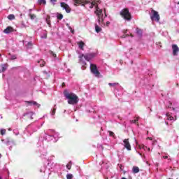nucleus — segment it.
I'll list each match as a JSON object with an SVG mask.
<instances>
[{
	"mask_svg": "<svg viewBox=\"0 0 179 179\" xmlns=\"http://www.w3.org/2000/svg\"><path fill=\"white\" fill-rule=\"evenodd\" d=\"M64 94L66 99H68L69 104H78V102L79 101V98L76 94L73 93H69L66 90H64Z\"/></svg>",
	"mask_w": 179,
	"mask_h": 179,
	"instance_id": "1",
	"label": "nucleus"
},
{
	"mask_svg": "<svg viewBox=\"0 0 179 179\" xmlns=\"http://www.w3.org/2000/svg\"><path fill=\"white\" fill-rule=\"evenodd\" d=\"M120 16L124 19V20H127V22H131L132 20V15H131V13H129V9L127 8H123L120 13Z\"/></svg>",
	"mask_w": 179,
	"mask_h": 179,
	"instance_id": "2",
	"label": "nucleus"
},
{
	"mask_svg": "<svg viewBox=\"0 0 179 179\" xmlns=\"http://www.w3.org/2000/svg\"><path fill=\"white\" fill-rule=\"evenodd\" d=\"M150 19L152 22H160V15H159V12L152 9L151 10V15H150Z\"/></svg>",
	"mask_w": 179,
	"mask_h": 179,
	"instance_id": "3",
	"label": "nucleus"
},
{
	"mask_svg": "<svg viewBox=\"0 0 179 179\" xmlns=\"http://www.w3.org/2000/svg\"><path fill=\"white\" fill-rule=\"evenodd\" d=\"M90 71H91L92 73L95 75V76H96L97 78H99V76H100V71H99V70L97 69V65H96L94 64H90Z\"/></svg>",
	"mask_w": 179,
	"mask_h": 179,
	"instance_id": "4",
	"label": "nucleus"
},
{
	"mask_svg": "<svg viewBox=\"0 0 179 179\" xmlns=\"http://www.w3.org/2000/svg\"><path fill=\"white\" fill-rule=\"evenodd\" d=\"M61 8H63L66 12V13H71V7H69V5L66 4L65 2H61L60 3Z\"/></svg>",
	"mask_w": 179,
	"mask_h": 179,
	"instance_id": "5",
	"label": "nucleus"
},
{
	"mask_svg": "<svg viewBox=\"0 0 179 179\" xmlns=\"http://www.w3.org/2000/svg\"><path fill=\"white\" fill-rule=\"evenodd\" d=\"M85 58L86 61H90V59H93L94 58V54H87V55H82L80 58Z\"/></svg>",
	"mask_w": 179,
	"mask_h": 179,
	"instance_id": "6",
	"label": "nucleus"
},
{
	"mask_svg": "<svg viewBox=\"0 0 179 179\" xmlns=\"http://www.w3.org/2000/svg\"><path fill=\"white\" fill-rule=\"evenodd\" d=\"M74 2L77 5H86L90 3V1L89 0H74Z\"/></svg>",
	"mask_w": 179,
	"mask_h": 179,
	"instance_id": "7",
	"label": "nucleus"
},
{
	"mask_svg": "<svg viewBox=\"0 0 179 179\" xmlns=\"http://www.w3.org/2000/svg\"><path fill=\"white\" fill-rule=\"evenodd\" d=\"M124 146L127 150H131V143H129V138H126L123 141Z\"/></svg>",
	"mask_w": 179,
	"mask_h": 179,
	"instance_id": "8",
	"label": "nucleus"
},
{
	"mask_svg": "<svg viewBox=\"0 0 179 179\" xmlns=\"http://www.w3.org/2000/svg\"><path fill=\"white\" fill-rule=\"evenodd\" d=\"M95 13H96V16H98V17H101V16H103V10L100 9V8H99V6H96Z\"/></svg>",
	"mask_w": 179,
	"mask_h": 179,
	"instance_id": "9",
	"label": "nucleus"
},
{
	"mask_svg": "<svg viewBox=\"0 0 179 179\" xmlns=\"http://www.w3.org/2000/svg\"><path fill=\"white\" fill-rule=\"evenodd\" d=\"M172 49H173V55L174 56L177 55V53L179 52L178 46L176 44L172 45Z\"/></svg>",
	"mask_w": 179,
	"mask_h": 179,
	"instance_id": "10",
	"label": "nucleus"
},
{
	"mask_svg": "<svg viewBox=\"0 0 179 179\" xmlns=\"http://www.w3.org/2000/svg\"><path fill=\"white\" fill-rule=\"evenodd\" d=\"M25 103H27V104H29L30 106H31L33 104V106H36V107H38V108H40L41 106L40 103H37L35 101H25Z\"/></svg>",
	"mask_w": 179,
	"mask_h": 179,
	"instance_id": "11",
	"label": "nucleus"
},
{
	"mask_svg": "<svg viewBox=\"0 0 179 179\" xmlns=\"http://www.w3.org/2000/svg\"><path fill=\"white\" fill-rule=\"evenodd\" d=\"M12 31H13V27H8L4 29L3 33H5V34H9V33H12Z\"/></svg>",
	"mask_w": 179,
	"mask_h": 179,
	"instance_id": "12",
	"label": "nucleus"
},
{
	"mask_svg": "<svg viewBox=\"0 0 179 179\" xmlns=\"http://www.w3.org/2000/svg\"><path fill=\"white\" fill-rule=\"evenodd\" d=\"M0 68H1V70H0V73L5 72L6 71V68H8V64H1Z\"/></svg>",
	"mask_w": 179,
	"mask_h": 179,
	"instance_id": "13",
	"label": "nucleus"
},
{
	"mask_svg": "<svg viewBox=\"0 0 179 179\" xmlns=\"http://www.w3.org/2000/svg\"><path fill=\"white\" fill-rule=\"evenodd\" d=\"M77 44L78 45V48H80V50H82L83 51L84 50L83 47H85V42H83V41H80L79 42H77Z\"/></svg>",
	"mask_w": 179,
	"mask_h": 179,
	"instance_id": "14",
	"label": "nucleus"
},
{
	"mask_svg": "<svg viewBox=\"0 0 179 179\" xmlns=\"http://www.w3.org/2000/svg\"><path fill=\"white\" fill-rule=\"evenodd\" d=\"M51 17L50 15H48L46 17V23L48 24L49 27H51Z\"/></svg>",
	"mask_w": 179,
	"mask_h": 179,
	"instance_id": "15",
	"label": "nucleus"
},
{
	"mask_svg": "<svg viewBox=\"0 0 179 179\" xmlns=\"http://www.w3.org/2000/svg\"><path fill=\"white\" fill-rule=\"evenodd\" d=\"M138 171H139V167H138V166H133L132 173L134 174L138 173Z\"/></svg>",
	"mask_w": 179,
	"mask_h": 179,
	"instance_id": "16",
	"label": "nucleus"
},
{
	"mask_svg": "<svg viewBox=\"0 0 179 179\" xmlns=\"http://www.w3.org/2000/svg\"><path fill=\"white\" fill-rule=\"evenodd\" d=\"M95 31L96 33H100V31H101V28L99 27L97 24H95Z\"/></svg>",
	"mask_w": 179,
	"mask_h": 179,
	"instance_id": "17",
	"label": "nucleus"
},
{
	"mask_svg": "<svg viewBox=\"0 0 179 179\" xmlns=\"http://www.w3.org/2000/svg\"><path fill=\"white\" fill-rule=\"evenodd\" d=\"M38 64H40V66L43 68L45 65V62L43 59L38 60Z\"/></svg>",
	"mask_w": 179,
	"mask_h": 179,
	"instance_id": "18",
	"label": "nucleus"
},
{
	"mask_svg": "<svg viewBox=\"0 0 179 179\" xmlns=\"http://www.w3.org/2000/svg\"><path fill=\"white\" fill-rule=\"evenodd\" d=\"M136 31L138 36H142L143 31L139 28H136Z\"/></svg>",
	"mask_w": 179,
	"mask_h": 179,
	"instance_id": "19",
	"label": "nucleus"
},
{
	"mask_svg": "<svg viewBox=\"0 0 179 179\" xmlns=\"http://www.w3.org/2000/svg\"><path fill=\"white\" fill-rule=\"evenodd\" d=\"M98 22L99 24H101L103 22H104V19L103 18V16L98 17Z\"/></svg>",
	"mask_w": 179,
	"mask_h": 179,
	"instance_id": "20",
	"label": "nucleus"
},
{
	"mask_svg": "<svg viewBox=\"0 0 179 179\" xmlns=\"http://www.w3.org/2000/svg\"><path fill=\"white\" fill-rule=\"evenodd\" d=\"M38 3H39V5H41L42 3L43 5H46L47 1L45 0H38Z\"/></svg>",
	"mask_w": 179,
	"mask_h": 179,
	"instance_id": "21",
	"label": "nucleus"
},
{
	"mask_svg": "<svg viewBox=\"0 0 179 179\" xmlns=\"http://www.w3.org/2000/svg\"><path fill=\"white\" fill-rule=\"evenodd\" d=\"M57 18L58 19V20H62V19H64V15L62 14H57Z\"/></svg>",
	"mask_w": 179,
	"mask_h": 179,
	"instance_id": "22",
	"label": "nucleus"
},
{
	"mask_svg": "<svg viewBox=\"0 0 179 179\" xmlns=\"http://www.w3.org/2000/svg\"><path fill=\"white\" fill-rule=\"evenodd\" d=\"M71 168H72V161H70L69 164L66 165V169H68V170H71Z\"/></svg>",
	"mask_w": 179,
	"mask_h": 179,
	"instance_id": "23",
	"label": "nucleus"
},
{
	"mask_svg": "<svg viewBox=\"0 0 179 179\" xmlns=\"http://www.w3.org/2000/svg\"><path fill=\"white\" fill-rule=\"evenodd\" d=\"M8 19L9 20H13L15 19V15L13 14H10L8 16Z\"/></svg>",
	"mask_w": 179,
	"mask_h": 179,
	"instance_id": "24",
	"label": "nucleus"
},
{
	"mask_svg": "<svg viewBox=\"0 0 179 179\" xmlns=\"http://www.w3.org/2000/svg\"><path fill=\"white\" fill-rule=\"evenodd\" d=\"M138 121H139V118L135 117V119L131 120V124H136Z\"/></svg>",
	"mask_w": 179,
	"mask_h": 179,
	"instance_id": "25",
	"label": "nucleus"
},
{
	"mask_svg": "<svg viewBox=\"0 0 179 179\" xmlns=\"http://www.w3.org/2000/svg\"><path fill=\"white\" fill-rule=\"evenodd\" d=\"M0 134H1V135H5V134H6V129H1L0 131Z\"/></svg>",
	"mask_w": 179,
	"mask_h": 179,
	"instance_id": "26",
	"label": "nucleus"
},
{
	"mask_svg": "<svg viewBox=\"0 0 179 179\" xmlns=\"http://www.w3.org/2000/svg\"><path fill=\"white\" fill-rule=\"evenodd\" d=\"M29 17H30V19H31V20H34V19H36V15L29 14Z\"/></svg>",
	"mask_w": 179,
	"mask_h": 179,
	"instance_id": "27",
	"label": "nucleus"
},
{
	"mask_svg": "<svg viewBox=\"0 0 179 179\" xmlns=\"http://www.w3.org/2000/svg\"><path fill=\"white\" fill-rule=\"evenodd\" d=\"M27 48H32L33 43L31 42H29L27 45Z\"/></svg>",
	"mask_w": 179,
	"mask_h": 179,
	"instance_id": "28",
	"label": "nucleus"
},
{
	"mask_svg": "<svg viewBox=\"0 0 179 179\" xmlns=\"http://www.w3.org/2000/svg\"><path fill=\"white\" fill-rule=\"evenodd\" d=\"M66 178L67 179H72L73 178V175L71 174V173H69L66 175Z\"/></svg>",
	"mask_w": 179,
	"mask_h": 179,
	"instance_id": "29",
	"label": "nucleus"
},
{
	"mask_svg": "<svg viewBox=\"0 0 179 179\" xmlns=\"http://www.w3.org/2000/svg\"><path fill=\"white\" fill-rule=\"evenodd\" d=\"M94 5H96V2L92 1L90 3V8L92 9L93 8V7L94 6Z\"/></svg>",
	"mask_w": 179,
	"mask_h": 179,
	"instance_id": "30",
	"label": "nucleus"
},
{
	"mask_svg": "<svg viewBox=\"0 0 179 179\" xmlns=\"http://www.w3.org/2000/svg\"><path fill=\"white\" fill-rule=\"evenodd\" d=\"M108 85H109V86H113L114 87L118 85V83H109Z\"/></svg>",
	"mask_w": 179,
	"mask_h": 179,
	"instance_id": "31",
	"label": "nucleus"
},
{
	"mask_svg": "<svg viewBox=\"0 0 179 179\" xmlns=\"http://www.w3.org/2000/svg\"><path fill=\"white\" fill-rule=\"evenodd\" d=\"M49 52H50V55L53 56L54 58H57V54L54 53V52L50 50Z\"/></svg>",
	"mask_w": 179,
	"mask_h": 179,
	"instance_id": "32",
	"label": "nucleus"
},
{
	"mask_svg": "<svg viewBox=\"0 0 179 179\" xmlns=\"http://www.w3.org/2000/svg\"><path fill=\"white\" fill-rule=\"evenodd\" d=\"M16 58H17L16 55H11V57H10L11 61H13L14 59H16Z\"/></svg>",
	"mask_w": 179,
	"mask_h": 179,
	"instance_id": "33",
	"label": "nucleus"
},
{
	"mask_svg": "<svg viewBox=\"0 0 179 179\" xmlns=\"http://www.w3.org/2000/svg\"><path fill=\"white\" fill-rule=\"evenodd\" d=\"M55 111H57V108H55L52 111L51 115H55Z\"/></svg>",
	"mask_w": 179,
	"mask_h": 179,
	"instance_id": "34",
	"label": "nucleus"
},
{
	"mask_svg": "<svg viewBox=\"0 0 179 179\" xmlns=\"http://www.w3.org/2000/svg\"><path fill=\"white\" fill-rule=\"evenodd\" d=\"M108 133H109V136H115L114 132L109 131Z\"/></svg>",
	"mask_w": 179,
	"mask_h": 179,
	"instance_id": "35",
	"label": "nucleus"
},
{
	"mask_svg": "<svg viewBox=\"0 0 179 179\" xmlns=\"http://www.w3.org/2000/svg\"><path fill=\"white\" fill-rule=\"evenodd\" d=\"M125 37H129V34H124V35L121 36V38H125Z\"/></svg>",
	"mask_w": 179,
	"mask_h": 179,
	"instance_id": "36",
	"label": "nucleus"
},
{
	"mask_svg": "<svg viewBox=\"0 0 179 179\" xmlns=\"http://www.w3.org/2000/svg\"><path fill=\"white\" fill-rule=\"evenodd\" d=\"M168 120H169L170 121H173V120H174V117L173 116H169Z\"/></svg>",
	"mask_w": 179,
	"mask_h": 179,
	"instance_id": "37",
	"label": "nucleus"
},
{
	"mask_svg": "<svg viewBox=\"0 0 179 179\" xmlns=\"http://www.w3.org/2000/svg\"><path fill=\"white\" fill-rule=\"evenodd\" d=\"M69 30H71V33L73 34L75 33L74 30H72V28L71 27H69Z\"/></svg>",
	"mask_w": 179,
	"mask_h": 179,
	"instance_id": "38",
	"label": "nucleus"
},
{
	"mask_svg": "<svg viewBox=\"0 0 179 179\" xmlns=\"http://www.w3.org/2000/svg\"><path fill=\"white\" fill-rule=\"evenodd\" d=\"M42 38H47V34H45L44 37H42Z\"/></svg>",
	"mask_w": 179,
	"mask_h": 179,
	"instance_id": "39",
	"label": "nucleus"
},
{
	"mask_svg": "<svg viewBox=\"0 0 179 179\" xmlns=\"http://www.w3.org/2000/svg\"><path fill=\"white\" fill-rule=\"evenodd\" d=\"M163 159H169V157L168 156H164Z\"/></svg>",
	"mask_w": 179,
	"mask_h": 179,
	"instance_id": "40",
	"label": "nucleus"
},
{
	"mask_svg": "<svg viewBox=\"0 0 179 179\" xmlns=\"http://www.w3.org/2000/svg\"><path fill=\"white\" fill-rule=\"evenodd\" d=\"M62 86V87H65V83H63Z\"/></svg>",
	"mask_w": 179,
	"mask_h": 179,
	"instance_id": "41",
	"label": "nucleus"
},
{
	"mask_svg": "<svg viewBox=\"0 0 179 179\" xmlns=\"http://www.w3.org/2000/svg\"><path fill=\"white\" fill-rule=\"evenodd\" d=\"M51 2H57V0H50Z\"/></svg>",
	"mask_w": 179,
	"mask_h": 179,
	"instance_id": "42",
	"label": "nucleus"
},
{
	"mask_svg": "<svg viewBox=\"0 0 179 179\" xmlns=\"http://www.w3.org/2000/svg\"><path fill=\"white\" fill-rule=\"evenodd\" d=\"M106 24H110V22L108 21V22H106Z\"/></svg>",
	"mask_w": 179,
	"mask_h": 179,
	"instance_id": "43",
	"label": "nucleus"
},
{
	"mask_svg": "<svg viewBox=\"0 0 179 179\" xmlns=\"http://www.w3.org/2000/svg\"><path fill=\"white\" fill-rule=\"evenodd\" d=\"M130 37H134V35H132V34H131Z\"/></svg>",
	"mask_w": 179,
	"mask_h": 179,
	"instance_id": "44",
	"label": "nucleus"
},
{
	"mask_svg": "<svg viewBox=\"0 0 179 179\" xmlns=\"http://www.w3.org/2000/svg\"><path fill=\"white\" fill-rule=\"evenodd\" d=\"M148 139H150V141H152V138L149 137Z\"/></svg>",
	"mask_w": 179,
	"mask_h": 179,
	"instance_id": "45",
	"label": "nucleus"
},
{
	"mask_svg": "<svg viewBox=\"0 0 179 179\" xmlns=\"http://www.w3.org/2000/svg\"><path fill=\"white\" fill-rule=\"evenodd\" d=\"M1 157H2V154H0V159H1Z\"/></svg>",
	"mask_w": 179,
	"mask_h": 179,
	"instance_id": "46",
	"label": "nucleus"
},
{
	"mask_svg": "<svg viewBox=\"0 0 179 179\" xmlns=\"http://www.w3.org/2000/svg\"><path fill=\"white\" fill-rule=\"evenodd\" d=\"M66 26H68V27H69V24H67Z\"/></svg>",
	"mask_w": 179,
	"mask_h": 179,
	"instance_id": "47",
	"label": "nucleus"
},
{
	"mask_svg": "<svg viewBox=\"0 0 179 179\" xmlns=\"http://www.w3.org/2000/svg\"><path fill=\"white\" fill-rule=\"evenodd\" d=\"M158 44H162V43L160 42H159Z\"/></svg>",
	"mask_w": 179,
	"mask_h": 179,
	"instance_id": "48",
	"label": "nucleus"
},
{
	"mask_svg": "<svg viewBox=\"0 0 179 179\" xmlns=\"http://www.w3.org/2000/svg\"><path fill=\"white\" fill-rule=\"evenodd\" d=\"M176 86H178V83L176 84Z\"/></svg>",
	"mask_w": 179,
	"mask_h": 179,
	"instance_id": "49",
	"label": "nucleus"
},
{
	"mask_svg": "<svg viewBox=\"0 0 179 179\" xmlns=\"http://www.w3.org/2000/svg\"><path fill=\"white\" fill-rule=\"evenodd\" d=\"M122 179H127V178H122Z\"/></svg>",
	"mask_w": 179,
	"mask_h": 179,
	"instance_id": "50",
	"label": "nucleus"
},
{
	"mask_svg": "<svg viewBox=\"0 0 179 179\" xmlns=\"http://www.w3.org/2000/svg\"><path fill=\"white\" fill-rule=\"evenodd\" d=\"M127 34V31L124 32V34Z\"/></svg>",
	"mask_w": 179,
	"mask_h": 179,
	"instance_id": "51",
	"label": "nucleus"
},
{
	"mask_svg": "<svg viewBox=\"0 0 179 179\" xmlns=\"http://www.w3.org/2000/svg\"><path fill=\"white\" fill-rule=\"evenodd\" d=\"M0 57H2V55L0 54Z\"/></svg>",
	"mask_w": 179,
	"mask_h": 179,
	"instance_id": "52",
	"label": "nucleus"
},
{
	"mask_svg": "<svg viewBox=\"0 0 179 179\" xmlns=\"http://www.w3.org/2000/svg\"><path fill=\"white\" fill-rule=\"evenodd\" d=\"M169 124V123L168 122H166V125H168Z\"/></svg>",
	"mask_w": 179,
	"mask_h": 179,
	"instance_id": "53",
	"label": "nucleus"
},
{
	"mask_svg": "<svg viewBox=\"0 0 179 179\" xmlns=\"http://www.w3.org/2000/svg\"><path fill=\"white\" fill-rule=\"evenodd\" d=\"M105 16H107V14H105Z\"/></svg>",
	"mask_w": 179,
	"mask_h": 179,
	"instance_id": "54",
	"label": "nucleus"
},
{
	"mask_svg": "<svg viewBox=\"0 0 179 179\" xmlns=\"http://www.w3.org/2000/svg\"><path fill=\"white\" fill-rule=\"evenodd\" d=\"M166 115H168V116H169V113H167V114H166Z\"/></svg>",
	"mask_w": 179,
	"mask_h": 179,
	"instance_id": "55",
	"label": "nucleus"
},
{
	"mask_svg": "<svg viewBox=\"0 0 179 179\" xmlns=\"http://www.w3.org/2000/svg\"><path fill=\"white\" fill-rule=\"evenodd\" d=\"M0 179H2V178L0 176Z\"/></svg>",
	"mask_w": 179,
	"mask_h": 179,
	"instance_id": "56",
	"label": "nucleus"
}]
</instances>
